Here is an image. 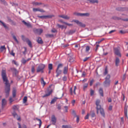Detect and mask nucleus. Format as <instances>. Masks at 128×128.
I'll return each mask as SVG.
<instances>
[{
    "mask_svg": "<svg viewBox=\"0 0 128 128\" xmlns=\"http://www.w3.org/2000/svg\"><path fill=\"white\" fill-rule=\"evenodd\" d=\"M12 38H13V39L18 44L19 42L17 40L16 36L13 34H12Z\"/></svg>",
    "mask_w": 128,
    "mask_h": 128,
    "instance_id": "b1692460",
    "label": "nucleus"
},
{
    "mask_svg": "<svg viewBox=\"0 0 128 128\" xmlns=\"http://www.w3.org/2000/svg\"><path fill=\"white\" fill-rule=\"evenodd\" d=\"M57 26L59 28H61L62 29L64 28V26L63 25H61L59 24H57Z\"/></svg>",
    "mask_w": 128,
    "mask_h": 128,
    "instance_id": "49530a36",
    "label": "nucleus"
},
{
    "mask_svg": "<svg viewBox=\"0 0 128 128\" xmlns=\"http://www.w3.org/2000/svg\"><path fill=\"white\" fill-rule=\"evenodd\" d=\"M41 82L42 84H43V86H44L46 84V83L44 81V78H41Z\"/></svg>",
    "mask_w": 128,
    "mask_h": 128,
    "instance_id": "f704fd0d",
    "label": "nucleus"
},
{
    "mask_svg": "<svg viewBox=\"0 0 128 128\" xmlns=\"http://www.w3.org/2000/svg\"><path fill=\"white\" fill-rule=\"evenodd\" d=\"M63 66V64H59L58 66L57 69H59L60 68H62Z\"/></svg>",
    "mask_w": 128,
    "mask_h": 128,
    "instance_id": "c03bdc74",
    "label": "nucleus"
},
{
    "mask_svg": "<svg viewBox=\"0 0 128 128\" xmlns=\"http://www.w3.org/2000/svg\"><path fill=\"white\" fill-rule=\"evenodd\" d=\"M72 22H76L78 26L82 27L84 28L86 26L85 24H82L77 20H72Z\"/></svg>",
    "mask_w": 128,
    "mask_h": 128,
    "instance_id": "39448f33",
    "label": "nucleus"
},
{
    "mask_svg": "<svg viewBox=\"0 0 128 128\" xmlns=\"http://www.w3.org/2000/svg\"><path fill=\"white\" fill-rule=\"evenodd\" d=\"M33 31L36 34L40 35L43 32V30L42 29L34 28Z\"/></svg>",
    "mask_w": 128,
    "mask_h": 128,
    "instance_id": "423d86ee",
    "label": "nucleus"
},
{
    "mask_svg": "<svg viewBox=\"0 0 128 128\" xmlns=\"http://www.w3.org/2000/svg\"><path fill=\"white\" fill-rule=\"evenodd\" d=\"M37 17L42 19H45V16H38Z\"/></svg>",
    "mask_w": 128,
    "mask_h": 128,
    "instance_id": "09e8293b",
    "label": "nucleus"
},
{
    "mask_svg": "<svg viewBox=\"0 0 128 128\" xmlns=\"http://www.w3.org/2000/svg\"><path fill=\"white\" fill-rule=\"evenodd\" d=\"M108 72L107 69V68H106L105 69V71L104 73V75H106V74Z\"/></svg>",
    "mask_w": 128,
    "mask_h": 128,
    "instance_id": "de8ad7c7",
    "label": "nucleus"
},
{
    "mask_svg": "<svg viewBox=\"0 0 128 128\" xmlns=\"http://www.w3.org/2000/svg\"><path fill=\"white\" fill-rule=\"evenodd\" d=\"M46 37L47 38H53L54 36L53 34H46L45 35Z\"/></svg>",
    "mask_w": 128,
    "mask_h": 128,
    "instance_id": "bb28decb",
    "label": "nucleus"
},
{
    "mask_svg": "<svg viewBox=\"0 0 128 128\" xmlns=\"http://www.w3.org/2000/svg\"><path fill=\"white\" fill-rule=\"evenodd\" d=\"M12 70L14 72V74L15 76H16L18 75V71L16 70V69L15 68H13L12 69Z\"/></svg>",
    "mask_w": 128,
    "mask_h": 128,
    "instance_id": "5701e85b",
    "label": "nucleus"
},
{
    "mask_svg": "<svg viewBox=\"0 0 128 128\" xmlns=\"http://www.w3.org/2000/svg\"><path fill=\"white\" fill-rule=\"evenodd\" d=\"M45 66V65L41 64H40L38 67V68L36 69V72L38 73L40 72H41L42 73L44 72V70Z\"/></svg>",
    "mask_w": 128,
    "mask_h": 128,
    "instance_id": "7ed1b4c3",
    "label": "nucleus"
},
{
    "mask_svg": "<svg viewBox=\"0 0 128 128\" xmlns=\"http://www.w3.org/2000/svg\"><path fill=\"white\" fill-rule=\"evenodd\" d=\"M51 32H52L55 33L57 31V30L55 29L54 28L52 30Z\"/></svg>",
    "mask_w": 128,
    "mask_h": 128,
    "instance_id": "338daca9",
    "label": "nucleus"
},
{
    "mask_svg": "<svg viewBox=\"0 0 128 128\" xmlns=\"http://www.w3.org/2000/svg\"><path fill=\"white\" fill-rule=\"evenodd\" d=\"M10 54L12 56H15V53L13 52V50H12L11 52L10 53Z\"/></svg>",
    "mask_w": 128,
    "mask_h": 128,
    "instance_id": "69168bd1",
    "label": "nucleus"
},
{
    "mask_svg": "<svg viewBox=\"0 0 128 128\" xmlns=\"http://www.w3.org/2000/svg\"><path fill=\"white\" fill-rule=\"evenodd\" d=\"M12 114L14 117H15L16 116H17V117L18 116V114L16 113L15 111H14L12 113Z\"/></svg>",
    "mask_w": 128,
    "mask_h": 128,
    "instance_id": "4c0bfd02",
    "label": "nucleus"
},
{
    "mask_svg": "<svg viewBox=\"0 0 128 128\" xmlns=\"http://www.w3.org/2000/svg\"><path fill=\"white\" fill-rule=\"evenodd\" d=\"M62 72V70H59V69H56V76L58 77L59 75L61 74Z\"/></svg>",
    "mask_w": 128,
    "mask_h": 128,
    "instance_id": "f3484780",
    "label": "nucleus"
},
{
    "mask_svg": "<svg viewBox=\"0 0 128 128\" xmlns=\"http://www.w3.org/2000/svg\"><path fill=\"white\" fill-rule=\"evenodd\" d=\"M126 78V74H125L122 77V81L124 80Z\"/></svg>",
    "mask_w": 128,
    "mask_h": 128,
    "instance_id": "5fc2aeb1",
    "label": "nucleus"
},
{
    "mask_svg": "<svg viewBox=\"0 0 128 128\" xmlns=\"http://www.w3.org/2000/svg\"><path fill=\"white\" fill-rule=\"evenodd\" d=\"M36 120H37L39 121L40 123H39V127H40L41 126V125L42 124V121H41V120L40 119H38L37 118H36Z\"/></svg>",
    "mask_w": 128,
    "mask_h": 128,
    "instance_id": "a19ab883",
    "label": "nucleus"
},
{
    "mask_svg": "<svg viewBox=\"0 0 128 128\" xmlns=\"http://www.w3.org/2000/svg\"><path fill=\"white\" fill-rule=\"evenodd\" d=\"M26 26L28 27H30L31 26V25L30 23L28 22L27 23V24H26Z\"/></svg>",
    "mask_w": 128,
    "mask_h": 128,
    "instance_id": "052dcab7",
    "label": "nucleus"
},
{
    "mask_svg": "<svg viewBox=\"0 0 128 128\" xmlns=\"http://www.w3.org/2000/svg\"><path fill=\"white\" fill-rule=\"evenodd\" d=\"M25 40H26V42L28 46L31 48H32V44L31 42L30 41V40L28 38H25L24 39Z\"/></svg>",
    "mask_w": 128,
    "mask_h": 128,
    "instance_id": "f8f14e48",
    "label": "nucleus"
},
{
    "mask_svg": "<svg viewBox=\"0 0 128 128\" xmlns=\"http://www.w3.org/2000/svg\"><path fill=\"white\" fill-rule=\"evenodd\" d=\"M74 14L77 16H80L88 17L90 16V14L89 13H81L78 12H75L74 13Z\"/></svg>",
    "mask_w": 128,
    "mask_h": 128,
    "instance_id": "20e7f679",
    "label": "nucleus"
},
{
    "mask_svg": "<svg viewBox=\"0 0 128 128\" xmlns=\"http://www.w3.org/2000/svg\"><path fill=\"white\" fill-rule=\"evenodd\" d=\"M58 17L66 20H68L70 18V17L67 15H60L58 16Z\"/></svg>",
    "mask_w": 128,
    "mask_h": 128,
    "instance_id": "ddd939ff",
    "label": "nucleus"
},
{
    "mask_svg": "<svg viewBox=\"0 0 128 128\" xmlns=\"http://www.w3.org/2000/svg\"><path fill=\"white\" fill-rule=\"evenodd\" d=\"M31 71L32 72V73H34L35 71V66H32Z\"/></svg>",
    "mask_w": 128,
    "mask_h": 128,
    "instance_id": "72a5a7b5",
    "label": "nucleus"
},
{
    "mask_svg": "<svg viewBox=\"0 0 128 128\" xmlns=\"http://www.w3.org/2000/svg\"><path fill=\"white\" fill-rule=\"evenodd\" d=\"M40 8H34L33 9V11L34 12H36L37 11H39V10Z\"/></svg>",
    "mask_w": 128,
    "mask_h": 128,
    "instance_id": "bf43d9fd",
    "label": "nucleus"
},
{
    "mask_svg": "<svg viewBox=\"0 0 128 128\" xmlns=\"http://www.w3.org/2000/svg\"><path fill=\"white\" fill-rule=\"evenodd\" d=\"M126 8L118 7L116 8V10L119 11H123L126 10Z\"/></svg>",
    "mask_w": 128,
    "mask_h": 128,
    "instance_id": "1a4fd4ad",
    "label": "nucleus"
},
{
    "mask_svg": "<svg viewBox=\"0 0 128 128\" xmlns=\"http://www.w3.org/2000/svg\"><path fill=\"white\" fill-rule=\"evenodd\" d=\"M99 92L100 95L102 96H103L104 94L102 88H100L99 89Z\"/></svg>",
    "mask_w": 128,
    "mask_h": 128,
    "instance_id": "412c9836",
    "label": "nucleus"
},
{
    "mask_svg": "<svg viewBox=\"0 0 128 128\" xmlns=\"http://www.w3.org/2000/svg\"><path fill=\"white\" fill-rule=\"evenodd\" d=\"M94 91L92 89L90 90V94L91 96H92L94 94Z\"/></svg>",
    "mask_w": 128,
    "mask_h": 128,
    "instance_id": "a18cd8bd",
    "label": "nucleus"
},
{
    "mask_svg": "<svg viewBox=\"0 0 128 128\" xmlns=\"http://www.w3.org/2000/svg\"><path fill=\"white\" fill-rule=\"evenodd\" d=\"M0 22L1 23H2V26L6 29L8 28V27L1 20H0Z\"/></svg>",
    "mask_w": 128,
    "mask_h": 128,
    "instance_id": "2f4dec72",
    "label": "nucleus"
},
{
    "mask_svg": "<svg viewBox=\"0 0 128 128\" xmlns=\"http://www.w3.org/2000/svg\"><path fill=\"white\" fill-rule=\"evenodd\" d=\"M56 119L55 116L53 115L51 117V121L52 122V124L53 125H55L56 123Z\"/></svg>",
    "mask_w": 128,
    "mask_h": 128,
    "instance_id": "6e6552de",
    "label": "nucleus"
},
{
    "mask_svg": "<svg viewBox=\"0 0 128 128\" xmlns=\"http://www.w3.org/2000/svg\"><path fill=\"white\" fill-rule=\"evenodd\" d=\"M91 114L90 115L92 118L94 117L95 116V114L94 110L91 111L90 112Z\"/></svg>",
    "mask_w": 128,
    "mask_h": 128,
    "instance_id": "7c9ffc66",
    "label": "nucleus"
},
{
    "mask_svg": "<svg viewBox=\"0 0 128 128\" xmlns=\"http://www.w3.org/2000/svg\"><path fill=\"white\" fill-rule=\"evenodd\" d=\"M120 62V60L119 58H116L115 60V65L116 66H118Z\"/></svg>",
    "mask_w": 128,
    "mask_h": 128,
    "instance_id": "6ab92c4d",
    "label": "nucleus"
},
{
    "mask_svg": "<svg viewBox=\"0 0 128 128\" xmlns=\"http://www.w3.org/2000/svg\"><path fill=\"white\" fill-rule=\"evenodd\" d=\"M94 81L93 79H92L90 81V86H92V85L93 82Z\"/></svg>",
    "mask_w": 128,
    "mask_h": 128,
    "instance_id": "4d7b16f0",
    "label": "nucleus"
},
{
    "mask_svg": "<svg viewBox=\"0 0 128 128\" xmlns=\"http://www.w3.org/2000/svg\"><path fill=\"white\" fill-rule=\"evenodd\" d=\"M100 112L101 115L104 117H105V115L104 111L103 108L101 109L100 110Z\"/></svg>",
    "mask_w": 128,
    "mask_h": 128,
    "instance_id": "4be33fe9",
    "label": "nucleus"
},
{
    "mask_svg": "<svg viewBox=\"0 0 128 128\" xmlns=\"http://www.w3.org/2000/svg\"><path fill=\"white\" fill-rule=\"evenodd\" d=\"M58 98L56 97H54V98H53L51 100L50 103L51 104H53L56 101L57 99Z\"/></svg>",
    "mask_w": 128,
    "mask_h": 128,
    "instance_id": "cd10ccee",
    "label": "nucleus"
},
{
    "mask_svg": "<svg viewBox=\"0 0 128 128\" xmlns=\"http://www.w3.org/2000/svg\"><path fill=\"white\" fill-rule=\"evenodd\" d=\"M27 97L26 96H24L23 99V103H26L27 101Z\"/></svg>",
    "mask_w": 128,
    "mask_h": 128,
    "instance_id": "c9c22d12",
    "label": "nucleus"
},
{
    "mask_svg": "<svg viewBox=\"0 0 128 128\" xmlns=\"http://www.w3.org/2000/svg\"><path fill=\"white\" fill-rule=\"evenodd\" d=\"M6 104V101L5 99L4 98L2 100V108H3L4 106Z\"/></svg>",
    "mask_w": 128,
    "mask_h": 128,
    "instance_id": "a211bd4d",
    "label": "nucleus"
},
{
    "mask_svg": "<svg viewBox=\"0 0 128 128\" xmlns=\"http://www.w3.org/2000/svg\"><path fill=\"white\" fill-rule=\"evenodd\" d=\"M90 49V47L88 46H87L86 48V51L88 52V51Z\"/></svg>",
    "mask_w": 128,
    "mask_h": 128,
    "instance_id": "6e6d98bb",
    "label": "nucleus"
},
{
    "mask_svg": "<svg viewBox=\"0 0 128 128\" xmlns=\"http://www.w3.org/2000/svg\"><path fill=\"white\" fill-rule=\"evenodd\" d=\"M100 102V101L99 100H96V105L99 104Z\"/></svg>",
    "mask_w": 128,
    "mask_h": 128,
    "instance_id": "8fccbe9b",
    "label": "nucleus"
},
{
    "mask_svg": "<svg viewBox=\"0 0 128 128\" xmlns=\"http://www.w3.org/2000/svg\"><path fill=\"white\" fill-rule=\"evenodd\" d=\"M26 60H25L24 58H23L21 60L22 62L24 64H25L26 62H27Z\"/></svg>",
    "mask_w": 128,
    "mask_h": 128,
    "instance_id": "37998d69",
    "label": "nucleus"
},
{
    "mask_svg": "<svg viewBox=\"0 0 128 128\" xmlns=\"http://www.w3.org/2000/svg\"><path fill=\"white\" fill-rule=\"evenodd\" d=\"M72 114H73L74 116V117H75V116H76L77 115H76V113L75 111L74 110H72Z\"/></svg>",
    "mask_w": 128,
    "mask_h": 128,
    "instance_id": "864d4df0",
    "label": "nucleus"
},
{
    "mask_svg": "<svg viewBox=\"0 0 128 128\" xmlns=\"http://www.w3.org/2000/svg\"><path fill=\"white\" fill-rule=\"evenodd\" d=\"M24 48L25 49V50L24 52H23V53L25 55L26 54V52H27V50H26V48L24 47Z\"/></svg>",
    "mask_w": 128,
    "mask_h": 128,
    "instance_id": "e2e57ef3",
    "label": "nucleus"
},
{
    "mask_svg": "<svg viewBox=\"0 0 128 128\" xmlns=\"http://www.w3.org/2000/svg\"><path fill=\"white\" fill-rule=\"evenodd\" d=\"M76 32V30H70L66 32V34L68 35H71Z\"/></svg>",
    "mask_w": 128,
    "mask_h": 128,
    "instance_id": "9b49d317",
    "label": "nucleus"
},
{
    "mask_svg": "<svg viewBox=\"0 0 128 128\" xmlns=\"http://www.w3.org/2000/svg\"><path fill=\"white\" fill-rule=\"evenodd\" d=\"M14 111H15L16 110H18V105H14L12 107Z\"/></svg>",
    "mask_w": 128,
    "mask_h": 128,
    "instance_id": "c756f323",
    "label": "nucleus"
},
{
    "mask_svg": "<svg viewBox=\"0 0 128 128\" xmlns=\"http://www.w3.org/2000/svg\"><path fill=\"white\" fill-rule=\"evenodd\" d=\"M62 128H69V127L68 126L63 125L62 126Z\"/></svg>",
    "mask_w": 128,
    "mask_h": 128,
    "instance_id": "774afa93",
    "label": "nucleus"
},
{
    "mask_svg": "<svg viewBox=\"0 0 128 128\" xmlns=\"http://www.w3.org/2000/svg\"><path fill=\"white\" fill-rule=\"evenodd\" d=\"M17 78V80H19L22 77V76H20L18 75H17L16 76Z\"/></svg>",
    "mask_w": 128,
    "mask_h": 128,
    "instance_id": "603ef678",
    "label": "nucleus"
},
{
    "mask_svg": "<svg viewBox=\"0 0 128 128\" xmlns=\"http://www.w3.org/2000/svg\"><path fill=\"white\" fill-rule=\"evenodd\" d=\"M52 90H50V91H48V93L46 94L44 96H42V97L44 98L49 96L50 94L52 93Z\"/></svg>",
    "mask_w": 128,
    "mask_h": 128,
    "instance_id": "2eb2a0df",
    "label": "nucleus"
},
{
    "mask_svg": "<svg viewBox=\"0 0 128 128\" xmlns=\"http://www.w3.org/2000/svg\"><path fill=\"white\" fill-rule=\"evenodd\" d=\"M110 76L108 74L105 78V81L103 82V85L104 86L107 87L110 86Z\"/></svg>",
    "mask_w": 128,
    "mask_h": 128,
    "instance_id": "f03ea898",
    "label": "nucleus"
},
{
    "mask_svg": "<svg viewBox=\"0 0 128 128\" xmlns=\"http://www.w3.org/2000/svg\"><path fill=\"white\" fill-rule=\"evenodd\" d=\"M54 17V16L53 15L45 16V19L48 18H51L53 17Z\"/></svg>",
    "mask_w": 128,
    "mask_h": 128,
    "instance_id": "c85d7f7f",
    "label": "nucleus"
},
{
    "mask_svg": "<svg viewBox=\"0 0 128 128\" xmlns=\"http://www.w3.org/2000/svg\"><path fill=\"white\" fill-rule=\"evenodd\" d=\"M42 4L41 2H36L35 3V4L36 5H39Z\"/></svg>",
    "mask_w": 128,
    "mask_h": 128,
    "instance_id": "680f3d73",
    "label": "nucleus"
},
{
    "mask_svg": "<svg viewBox=\"0 0 128 128\" xmlns=\"http://www.w3.org/2000/svg\"><path fill=\"white\" fill-rule=\"evenodd\" d=\"M127 110L128 106H126L124 108V114L125 116L127 118H128L127 116Z\"/></svg>",
    "mask_w": 128,
    "mask_h": 128,
    "instance_id": "dca6fc26",
    "label": "nucleus"
},
{
    "mask_svg": "<svg viewBox=\"0 0 128 128\" xmlns=\"http://www.w3.org/2000/svg\"><path fill=\"white\" fill-rule=\"evenodd\" d=\"M36 41L38 44H42L43 43V40H42L41 38L40 37L38 38L36 40Z\"/></svg>",
    "mask_w": 128,
    "mask_h": 128,
    "instance_id": "4468645a",
    "label": "nucleus"
},
{
    "mask_svg": "<svg viewBox=\"0 0 128 128\" xmlns=\"http://www.w3.org/2000/svg\"><path fill=\"white\" fill-rule=\"evenodd\" d=\"M114 52L115 54L119 56L120 57H121V55L120 53L119 50L117 48H114Z\"/></svg>",
    "mask_w": 128,
    "mask_h": 128,
    "instance_id": "0eeeda50",
    "label": "nucleus"
},
{
    "mask_svg": "<svg viewBox=\"0 0 128 128\" xmlns=\"http://www.w3.org/2000/svg\"><path fill=\"white\" fill-rule=\"evenodd\" d=\"M62 80L64 81H66L67 80V77L66 76H64L63 77Z\"/></svg>",
    "mask_w": 128,
    "mask_h": 128,
    "instance_id": "0e129e2a",
    "label": "nucleus"
},
{
    "mask_svg": "<svg viewBox=\"0 0 128 128\" xmlns=\"http://www.w3.org/2000/svg\"><path fill=\"white\" fill-rule=\"evenodd\" d=\"M68 68L67 66L64 67L63 70V73L64 74H66L68 73Z\"/></svg>",
    "mask_w": 128,
    "mask_h": 128,
    "instance_id": "aec40b11",
    "label": "nucleus"
},
{
    "mask_svg": "<svg viewBox=\"0 0 128 128\" xmlns=\"http://www.w3.org/2000/svg\"><path fill=\"white\" fill-rule=\"evenodd\" d=\"M16 90L15 88H14L12 92V96L13 98H15L16 96Z\"/></svg>",
    "mask_w": 128,
    "mask_h": 128,
    "instance_id": "393cba45",
    "label": "nucleus"
},
{
    "mask_svg": "<svg viewBox=\"0 0 128 128\" xmlns=\"http://www.w3.org/2000/svg\"><path fill=\"white\" fill-rule=\"evenodd\" d=\"M96 108L97 110H100V109H101L102 108H101V106L100 104L96 105Z\"/></svg>",
    "mask_w": 128,
    "mask_h": 128,
    "instance_id": "79ce46f5",
    "label": "nucleus"
},
{
    "mask_svg": "<svg viewBox=\"0 0 128 128\" xmlns=\"http://www.w3.org/2000/svg\"><path fill=\"white\" fill-rule=\"evenodd\" d=\"M22 40L24 42L26 41V40H24L25 39V38H26L23 35H22Z\"/></svg>",
    "mask_w": 128,
    "mask_h": 128,
    "instance_id": "13d9d810",
    "label": "nucleus"
},
{
    "mask_svg": "<svg viewBox=\"0 0 128 128\" xmlns=\"http://www.w3.org/2000/svg\"><path fill=\"white\" fill-rule=\"evenodd\" d=\"M87 1L86 2L88 3H90L91 4H94L95 3H98V0H86Z\"/></svg>",
    "mask_w": 128,
    "mask_h": 128,
    "instance_id": "9d476101",
    "label": "nucleus"
},
{
    "mask_svg": "<svg viewBox=\"0 0 128 128\" xmlns=\"http://www.w3.org/2000/svg\"><path fill=\"white\" fill-rule=\"evenodd\" d=\"M0 2H2L3 4L5 5H8L7 2L5 1L4 0H0Z\"/></svg>",
    "mask_w": 128,
    "mask_h": 128,
    "instance_id": "ea45409f",
    "label": "nucleus"
},
{
    "mask_svg": "<svg viewBox=\"0 0 128 128\" xmlns=\"http://www.w3.org/2000/svg\"><path fill=\"white\" fill-rule=\"evenodd\" d=\"M48 69L49 70H51L52 69V64H49L48 66Z\"/></svg>",
    "mask_w": 128,
    "mask_h": 128,
    "instance_id": "473e14b6",
    "label": "nucleus"
},
{
    "mask_svg": "<svg viewBox=\"0 0 128 128\" xmlns=\"http://www.w3.org/2000/svg\"><path fill=\"white\" fill-rule=\"evenodd\" d=\"M88 84H85L84 86L83 90L84 91L85 90V88H87L88 86Z\"/></svg>",
    "mask_w": 128,
    "mask_h": 128,
    "instance_id": "3c124183",
    "label": "nucleus"
},
{
    "mask_svg": "<svg viewBox=\"0 0 128 128\" xmlns=\"http://www.w3.org/2000/svg\"><path fill=\"white\" fill-rule=\"evenodd\" d=\"M6 48L5 47V46H1L0 48V50L1 52H2L4 50L6 51Z\"/></svg>",
    "mask_w": 128,
    "mask_h": 128,
    "instance_id": "a878e982",
    "label": "nucleus"
},
{
    "mask_svg": "<svg viewBox=\"0 0 128 128\" xmlns=\"http://www.w3.org/2000/svg\"><path fill=\"white\" fill-rule=\"evenodd\" d=\"M69 61L70 62H73L74 61V58L71 57H69Z\"/></svg>",
    "mask_w": 128,
    "mask_h": 128,
    "instance_id": "e433bc0d",
    "label": "nucleus"
},
{
    "mask_svg": "<svg viewBox=\"0 0 128 128\" xmlns=\"http://www.w3.org/2000/svg\"><path fill=\"white\" fill-rule=\"evenodd\" d=\"M2 76L4 82H5L4 91L6 93V97L7 98L8 96L10 90V85L6 76V72L5 70H2Z\"/></svg>",
    "mask_w": 128,
    "mask_h": 128,
    "instance_id": "f257e3e1",
    "label": "nucleus"
},
{
    "mask_svg": "<svg viewBox=\"0 0 128 128\" xmlns=\"http://www.w3.org/2000/svg\"><path fill=\"white\" fill-rule=\"evenodd\" d=\"M112 18L114 20H120L121 19V18L116 16L112 17Z\"/></svg>",
    "mask_w": 128,
    "mask_h": 128,
    "instance_id": "58836bf2",
    "label": "nucleus"
}]
</instances>
